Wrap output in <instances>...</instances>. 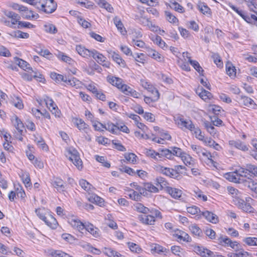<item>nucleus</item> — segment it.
<instances>
[{
    "mask_svg": "<svg viewBox=\"0 0 257 257\" xmlns=\"http://www.w3.org/2000/svg\"><path fill=\"white\" fill-rule=\"evenodd\" d=\"M159 47L164 49L167 47L166 43L162 39L161 37L159 36H156L155 39L153 40Z\"/></svg>",
    "mask_w": 257,
    "mask_h": 257,
    "instance_id": "nucleus-57",
    "label": "nucleus"
},
{
    "mask_svg": "<svg viewBox=\"0 0 257 257\" xmlns=\"http://www.w3.org/2000/svg\"><path fill=\"white\" fill-rule=\"evenodd\" d=\"M107 81L112 85L116 87L119 89L122 85V80L119 78L113 76L109 75L107 77Z\"/></svg>",
    "mask_w": 257,
    "mask_h": 257,
    "instance_id": "nucleus-16",
    "label": "nucleus"
},
{
    "mask_svg": "<svg viewBox=\"0 0 257 257\" xmlns=\"http://www.w3.org/2000/svg\"><path fill=\"white\" fill-rule=\"evenodd\" d=\"M241 99L242 100V103L244 105L251 107L253 109H255L257 105L254 103L253 100L251 98L248 97L247 96H241Z\"/></svg>",
    "mask_w": 257,
    "mask_h": 257,
    "instance_id": "nucleus-31",
    "label": "nucleus"
},
{
    "mask_svg": "<svg viewBox=\"0 0 257 257\" xmlns=\"http://www.w3.org/2000/svg\"><path fill=\"white\" fill-rule=\"evenodd\" d=\"M187 211L188 213L192 215L197 214L201 212L199 208L195 205L188 207L187 208Z\"/></svg>",
    "mask_w": 257,
    "mask_h": 257,
    "instance_id": "nucleus-56",
    "label": "nucleus"
},
{
    "mask_svg": "<svg viewBox=\"0 0 257 257\" xmlns=\"http://www.w3.org/2000/svg\"><path fill=\"white\" fill-rule=\"evenodd\" d=\"M119 89L126 95L132 94L134 92H135V91H134L130 87L124 84H122Z\"/></svg>",
    "mask_w": 257,
    "mask_h": 257,
    "instance_id": "nucleus-55",
    "label": "nucleus"
},
{
    "mask_svg": "<svg viewBox=\"0 0 257 257\" xmlns=\"http://www.w3.org/2000/svg\"><path fill=\"white\" fill-rule=\"evenodd\" d=\"M165 15L166 17L167 20L171 23L175 24L178 22V19L170 12L165 11Z\"/></svg>",
    "mask_w": 257,
    "mask_h": 257,
    "instance_id": "nucleus-46",
    "label": "nucleus"
},
{
    "mask_svg": "<svg viewBox=\"0 0 257 257\" xmlns=\"http://www.w3.org/2000/svg\"><path fill=\"white\" fill-rule=\"evenodd\" d=\"M193 250L202 257H213V252L202 246L195 245Z\"/></svg>",
    "mask_w": 257,
    "mask_h": 257,
    "instance_id": "nucleus-8",
    "label": "nucleus"
},
{
    "mask_svg": "<svg viewBox=\"0 0 257 257\" xmlns=\"http://www.w3.org/2000/svg\"><path fill=\"white\" fill-rule=\"evenodd\" d=\"M79 185L84 190H85L86 191H89L91 190V189L93 188L91 184H90L88 182L84 179H81L79 181Z\"/></svg>",
    "mask_w": 257,
    "mask_h": 257,
    "instance_id": "nucleus-47",
    "label": "nucleus"
},
{
    "mask_svg": "<svg viewBox=\"0 0 257 257\" xmlns=\"http://www.w3.org/2000/svg\"><path fill=\"white\" fill-rule=\"evenodd\" d=\"M92 56L98 63H103L105 62L106 57L102 54L99 53L95 49L92 50L91 55Z\"/></svg>",
    "mask_w": 257,
    "mask_h": 257,
    "instance_id": "nucleus-26",
    "label": "nucleus"
},
{
    "mask_svg": "<svg viewBox=\"0 0 257 257\" xmlns=\"http://www.w3.org/2000/svg\"><path fill=\"white\" fill-rule=\"evenodd\" d=\"M15 63L17 65H18L20 67L22 68L24 70H32V67L30 66V64L27 63L26 61L19 58L18 57L15 58Z\"/></svg>",
    "mask_w": 257,
    "mask_h": 257,
    "instance_id": "nucleus-28",
    "label": "nucleus"
},
{
    "mask_svg": "<svg viewBox=\"0 0 257 257\" xmlns=\"http://www.w3.org/2000/svg\"><path fill=\"white\" fill-rule=\"evenodd\" d=\"M134 209L138 212L145 214H148L150 212V209L148 207H145L143 204L139 202L134 204Z\"/></svg>",
    "mask_w": 257,
    "mask_h": 257,
    "instance_id": "nucleus-25",
    "label": "nucleus"
},
{
    "mask_svg": "<svg viewBox=\"0 0 257 257\" xmlns=\"http://www.w3.org/2000/svg\"><path fill=\"white\" fill-rule=\"evenodd\" d=\"M142 85L143 87L148 90V91L151 92L152 93L155 92L156 93V96L155 97V100L159 99L160 97V94L158 90L153 87L152 85L149 83V82L145 81H142Z\"/></svg>",
    "mask_w": 257,
    "mask_h": 257,
    "instance_id": "nucleus-22",
    "label": "nucleus"
},
{
    "mask_svg": "<svg viewBox=\"0 0 257 257\" xmlns=\"http://www.w3.org/2000/svg\"><path fill=\"white\" fill-rule=\"evenodd\" d=\"M144 187L147 191L150 192L157 193L159 191L158 188L150 183H145Z\"/></svg>",
    "mask_w": 257,
    "mask_h": 257,
    "instance_id": "nucleus-49",
    "label": "nucleus"
},
{
    "mask_svg": "<svg viewBox=\"0 0 257 257\" xmlns=\"http://www.w3.org/2000/svg\"><path fill=\"white\" fill-rule=\"evenodd\" d=\"M95 159L97 161L102 164V165L104 167L108 168H109L110 167V163L106 161V158L105 157L96 155Z\"/></svg>",
    "mask_w": 257,
    "mask_h": 257,
    "instance_id": "nucleus-48",
    "label": "nucleus"
},
{
    "mask_svg": "<svg viewBox=\"0 0 257 257\" xmlns=\"http://www.w3.org/2000/svg\"><path fill=\"white\" fill-rule=\"evenodd\" d=\"M49 254L52 257H73L60 250H52L49 252Z\"/></svg>",
    "mask_w": 257,
    "mask_h": 257,
    "instance_id": "nucleus-36",
    "label": "nucleus"
},
{
    "mask_svg": "<svg viewBox=\"0 0 257 257\" xmlns=\"http://www.w3.org/2000/svg\"><path fill=\"white\" fill-rule=\"evenodd\" d=\"M189 63L200 75L203 76L204 70L200 65L198 62L196 60H190V61H189Z\"/></svg>",
    "mask_w": 257,
    "mask_h": 257,
    "instance_id": "nucleus-43",
    "label": "nucleus"
},
{
    "mask_svg": "<svg viewBox=\"0 0 257 257\" xmlns=\"http://www.w3.org/2000/svg\"><path fill=\"white\" fill-rule=\"evenodd\" d=\"M197 8L204 15L205 14H211V10L207 6V5L204 3L202 2L198 3L197 5Z\"/></svg>",
    "mask_w": 257,
    "mask_h": 257,
    "instance_id": "nucleus-37",
    "label": "nucleus"
},
{
    "mask_svg": "<svg viewBox=\"0 0 257 257\" xmlns=\"http://www.w3.org/2000/svg\"><path fill=\"white\" fill-rule=\"evenodd\" d=\"M158 168H159V170L161 173L170 177V178L176 179L178 180L181 179L182 178V176L180 173L176 172L175 170H174V169L164 167L161 166H159Z\"/></svg>",
    "mask_w": 257,
    "mask_h": 257,
    "instance_id": "nucleus-5",
    "label": "nucleus"
},
{
    "mask_svg": "<svg viewBox=\"0 0 257 257\" xmlns=\"http://www.w3.org/2000/svg\"><path fill=\"white\" fill-rule=\"evenodd\" d=\"M194 134L195 135L196 138L200 141H203L204 136L202 135L200 129L198 127H195L193 128Z\"/></svg>",
    "mask_w": 257,
    "mask_h": 257,
    "instance_id": "nucleus-63",
    "label": "nucleus"
},
{
    "mask_svg": "<svg viewBox=\"0 0 257 257\" xmlns=\"http://www.w3.org/2000/svg\"><path fill=\"white\" fill-rule=\"evenodd\" d=\"M46 224L50 227L55 229L58 225V222L56 219L51 215L48 216V220Z\"/></svg>",
    "mask_w": 257,
    "mask_h": 257,
    "instance_id": "nucleus-42",
    "label": "nucleus"
},
{
    "mask_svg": "<svg viewBox=\"0 0 257 257\" xmlns=\"http://www.w3.org/2000/svg\"><path fill=\"white\" fill-rule=\"evenodd\" d=\"M13 36L18 38L23 39H27L29 37V34L28 33L19 30L14 32Z\"/></svg>",
    "mask_w": 257,
    "mask_h": 257,
    "instance_id": "nucleus-50",
    "label": "nucleus"
},
{
    "mask_svg": "<svg viewBox=\"0 0 257 257\" xmlns=\"http://www.w3.org/2000/svg\"><path fill=\"white\" fill-rule=\"evenodd\" d=\"M75 124L79 130H84L88 126V125L82 119H76Z\"/></svg>",
    "mask_w": 257,
    "mask_h": 257,
    "instance_id": "nucleus-52",
    "label": "nucleus"
},
{
    "mask_svg": "<svg viewBox=\"0 0 257 257\" xmlns=\"http://www.w3.org/2000/svg\"><path fill=\"white\" fill-rule=\"evenodd\" d=\"M174 121L181 128L185 127L192 132L195 128V125L190 119H185L181 115L174 117Z\"/></svg>",
    "mask_w": 257,
    "mask_h": 257,
    "instance_id": "nucleus-4",
    "label": "nucleus"
},
{
    "mask_svg": "<svg viewBox=\"0 0 257 257\" xmlns=\"http://www.w3.org/2000/svg\"><path fill=\"white\" fill-rule=\"evenodd\" d=\"M35 26L28 22H22V21H18L17 28L18 29H23L24 28H33Z\"/></svg>",
    "mask_w": 257,
    "mask_h": 257,
    "instance_id": "nucleus-51",
    "label": "nucleus"
},
{
    "mask_svg": "<svg viewBox=\"0 0 257 257\" xmlns=\"http://www.w3.org/2000/svg\"><path fill=\"white\" fill-rule=\"evenodd\" d=\"M100 7L106 9L108 12L111 13L113 9L105 0H95Z\"/></svg>",
    "mask_w": 257,
    "mask_h": 257,
    "instance_id": "nucleus-34",
    "label": "nucleus"
},
{
    "mask_svg": "<svg viewBox=\"0 0 257 257\" xmlns=\"http://www.w3.org/2000/svg\"><path fill=\"white\" fill-rule=\"evenodd\" d=\"M138 218L141 223L146 225H154L156 221L155 217L151 215H139Z\"/></svg>",
    "mask_w": 257,
    "mask_h": 257,
    "instance_id": "nucleus-12",
    "label": "nucleus"
},
{
    "mask_svg": "<svg viewBox=\"0 0 257 257\" xmlns=\"http://www.w3.org/2000/svg\"><path fill=\"white\" fill-rule=\"evenodd\" d=\"M225 178L228 180L230 182H232L235 183H241V180H242L243 178H241L239 177L236 171V170L232 172H228L224 175Z\"/></svg>",
    "mask_w": 257,
    "mask_h": 257,
    "instance_id": "nucleus-13",
    "label": "nucleus"
},
{
    "mask_svg": "<svg viewBox=\"0 0 257 257\" xmlns=\"http://www.w3.org/2000/svg\"><path fill=\"white\" fill-rule=\"evenodd\" d=\"M55 55L59 59L68 64H70L71 62L72 61L70 57L66 55L64 53L60 51H58L57 53L55 54Z\"/></svg>",
    "mask_w": 257,
    "mask_h": 257,
    "instance_id": "nucleus-44",
    "label": "nucleus"
},
{
    "mask_svg": "<svg viewBox=\"0 0 257 257\" xmlns=\"http://www.w3.org/2000/svg\"><path fill=\"white\" fill-rule=\"evenodd\" d=\"M85 230L89 232L95 237L99 236V229L91 223L86 224Z\"/></svg>",
    "mask_w": 257,
    "mask_h": 257,
    "instance_id": "nucleus-30",
    "label": "nucleus"
},
{
    "mask_svg": "<svg viewBox=\"0 0 257 257\" xmlns=\"http://www.w3.org/2000/svg\"><path fill=\"white\" fill-rule=\"evenodd\" d=\"M201 214L210 222L216 224L219 222L218 216L212 212L205 211L202 212Z\"/></svg>",
    "mask_w": 257,
    "mask_h": 257,
    "instance_id": "nucleus-15",
    "label": "nucleus"
},
{
    "mask_svg": "<svg viewBox=\"0 0 257 257\" xmlns=\"http://www.w3.org/2000/svg\"><path fill=\"white\" fill-rule=\"evenodd\" d=\"M229 144L231 146L243 151H246L248 150V147L240 140L230 141Z\"/></svg>",
    "mask_w": 257,
    "mask_h": 257,
    "instance_id": "nucleus-19",
    "label": "nucleus"
},
{
    "mask_svg": "<svg viewBox=\"0 0 257 257\" xmlns=\"http://www.w3.org/2000/svg\"><path fill=\"white\" fill-rule=\"evenodd\" d=\"M45 27L46 28L45 30L47 32L53 34H56L57 32V28L52 24L45 25Z\"/></svg>",
    "mask_w": 257,
    "mask_h": 257,
    "instance_id": "nucleus-64",
    "label": "nucleus"
},
{
    "mask_svg": "<svg viewBox=\"0 0 257 257\" xmlns=\"http://www.w3.org/2000/svg\"><path fill=\"white\" fill-rule=\"evenodd\" d=\"M109 58H111L112 60L117 63L119 66L122 67L125 66V63L124 60H123L120 56L114 52L111 51L109 52Z\"/></svg>",
    "mask_w": 257,
    "mask_h": 257,
    "instance_id": "nucleus-17",
    "label": "nucleus"
},
{
    "mask_svg": "<svg viewBox=\"0 0 257 257\" xmlns=\"http://www.w3.org/2000/svg\"><path fill=\"white\" fill-rule=\"evenodd\" d=\"M217 242L224 246H230L232 248L235 249L238 246V242L236 241H232L230 238L227 236L221 235L217 239Z\"/></svg>",
    "mask_w": 257,
    "mask_h": 257,
    "instance_id": "nucleus-6",
    "label": "nucleus"
},
{
    "mask_svg": "<svg viewBox=\"0 0 257 257\" xmlns=\"http://www.w3.org/2000/svg\"><path fill=\"white\" fill-rule=\"evenodd\" d=\"M172 153V159L173 158V156H176L177 157H180L181 158H183V155H186V154L182 152V150L178 147H173L172 148V151H171Z\"/></svg>",
    "mask_w": 257,
    "mask_h": 257,
    "instance_id": "nucleus-45",
    "label": "nucleus"
},
{
    "mask_svg": "<svg viewBox=\"0 0 257 257\" xmlns=\"http://www.w3.org/2000/svg\"><path fill=\"white\" fill-rule=\"evenodd\" d=\"M166 190L167 192L175 199L179 198L181 197L182 194V192L181 190L171 187H167Z\"/></svg>",
    "mask_w": 257,
    "mask_h": 257,
    "instance_id": "nucleus-21",
    "label": "nucleus"
},
{
    "mask_svg": "<svg viewBox=\"0 0 257 257\" xmlns=\"http://www.w3.org/2000/svg\"><path fill=\"white\" fill-rule=\"evenodd\" d=\"M61 237L64 240L70 244L75 243L78 241L77 238L69 233H63Z\"/></svg>",
    "mask_w": 257,
    "mask_h": 257,
    "instance_id": "nucleus-41",
    "label": "nucleus"
},
{
    "mask_svg": "<svg viewBox=\"0 0 257 257\" xmlns=\"http://www.w3.org/2000/svg\"><path fill=\"white\" fill-rule=\"evenodd\" d=\"M167 7H169L171 9H173L175 11L180 13H183L185 12L184 8L179 4L176 2L170 1V4L166 3Z\"/></svg>",
    "mask_w": 257,
    "mask_h": 257,
    "instance_id": "nucleus-24",
    "label": "nucleus"
},
{
    "mask_svg": "<svg viewBox=\"0 0 257 257\" xmlns=\"http://www.w3.org/2000/svg\"><path fill=\"white\" fill-rule=\"evenodd\" d=\"M147 55L158 62L164 60V57L157 51L154 49L149 48L147 50Z\"/></svg>",
    "mask_w": 257,
    "mask_h": 257,
    "instance_id": "nucleus-20",
    "label": "nucleus"
},
{
    "mask_svg": "<svg viewBox=\"0 0 257 257\" xmlns=\"http://www.w3.org/2000/svg\"><path fill=\"white\" fill-rule=\"evenodd\" d=\"M102 252L109 257H124L119 252L109 247L103 248Z\"/></svg>",
    "mask_w": 257,
    "mask_h": 257,
    "instance_id": "nucleus-23",
    "label": "nucleus"
},
{
    "mask_svg": "<svg viewBox=\"0 0 257 257\" xmlns=\"http://www.w3.org/2000/svg\"><path fill=\"white\" fill-rule=\"evenodd\" d=\"M251 177H248L247 179L243 178L241 180L240 184L248 189V190L257 193V183L251 179Z\"/></svg>",
    "mask_w": 257,
    "mask_h": 257,
    "instance_id": "nucleus-9",
    "label": "nucleus"
},
{
    "mask_svg": "<svg viewBox=\"0 0 257 257\" xmlns=\"http://www.w3.org/2000/svg\"><path fill=\"white\" fill-rule=\"evenodd\" d=\"M113 21L115 25L121 34L122 35H125L126 34V31L124 27L121 20L117 17H115L113 19Z\"/></svg>",
    "mask_w": 257,
    "mask_h": 257,
    "instance_id": "nucleus-27",
    "label": "nucleus"
},
{
    "mask_svg": "<svg viewBox=\"0 0 257 257\" xmlns=\"http://www.w3.org/2000/svg\"><path fill=\"white\" fill-rule=\"evenodd\" d=\"M226 71L228 75L230 77H235L236 76V69L232 63L228 62L226 64Z\"/></svg>",
    "mask_w": 257,
    "mask_h": 257,
    "instance_id": "nucleus-38",
    "label": "nucleus"
},
{
    "mask_svg": "<svg viewBox=\"0 0 257 257\" xmlns=\"http://www.w3.org/2000/svg\"><path fill=\"white\" fill-rule=\"evenodd\" d=\"M21 9V14L23 18L27 20H31L33 19H37L39 17L38 14H34V12L26 7H20Z\"/></svg>",
    "mask_w": 257,
    "mask_h": 257,
    "instance_id": "nucleus-10",
    "label": "nucleus"
},
{
    "mask_svg": "<svg viewBox=\"0 0 257 257\" xmlns=\"http://www.w3.org/2000/svg\"><path fill=\"white\" fill-rule=\"evenodd\" d=\"M57 7V3L54 0H46L41 11L46 14H51L56 11Z\"/></svg>",
    "mask_w": 257,
    "mask_h": 257,
    "instance_id": "nucleus-7",
    "label": "nucleus"
},
{
    "mask_svg": "<svg viewBox=\"0 0 257 257\" xmlns=\"http://www.w3.org/2000/svg\"><path fill=\"white\" fill-rule=\"evenodd\" d=\"M78 3L87 9H92L94 6V3L88 0H79Z\"/></svg>",
    "mask_w": 257,
    "mask_h": 257,
    "instance_id": "nucleus-54",
    "label": "nucleus"
},
{
    "mask_svg": "<svg viewBox=\"0 0 257 257\" xmlns=\"http://www.w3.org/2000/svg\"><path fill=\"white\" fill-rule=\"evenodd\" d=\"M66 156L79 170L82 168V162L80 158L79 153L76 149L73 148L68 149Z\"/></svg>",
    "mask_w": 257,
    "mask_h": 257,
    "instance_id": "nucleus-3",
    "label": "nucleus"
},
{
    "mask_svg": "<svg viewBox=\"0 0 257 257\" xmlns=\"http://www.w3.org/2000/svg\"><path fill=\"white\" fill-rule=\"evenodd\" d=\"M51 184L58 192H61L65 191V183L61 179L59 178H54L53 180H52Z\"/></svg>",
    "mask_w": 257,
    "mask_h": 257,
    "instance_id": "nucleus-14",
    "label": "nucleus"
},
{
    "mask_svg": "<svg viewBox=\"0 0 257 257\" xmlns=\"http://www.w3.org/2000/svg\"><path fill=\"white\" fill-rule=\"evenodd\" d=\"M191 232L195 235L200 236L202 233L201 229L197 225H192L189 227Z\"/></svg>",
    "mask_w": 257,
    "mask_h": 257,
    "instance_id": "nucleus-59",
    "label": "nucleus"
},
{
    "mask_svg": "<svg viewBox=\"0 0 257 257\" xmlns=\"http://www.w3.org/2000/svg\"><path fill=\"white\" fill-rule=\"evenodd\" d=\"M49 254L52 257H73L60 250H52L49 252Z\"/></svg>",
    "mask_w": 257,
    "mask_h": 257,
    "instance_id": "nucleus-35",
    "label": "nucleus"
},
{
    "mask_svg": "<svg viewBox=\"0 0 257 257\" xmlns=\"http://www.w3.org/2000/svg\"><path fill=\"white\" fill-rule=\"evenodd\" d=\"M236 171L241 178L247 179L253 176L257 177V166L251 164H246L245 167H239L236 169Z\"/></svg>",
    "mask_w": 257,
    "mask_h": 257,
    "instance_id": "nucleus-1",
    "label": "nucleus"
},
{
    "mask_svg": "<svg viewBox=\"0 0 257 257\" xmlns=\"http://www.w3.org/2000/svg\"><path fill=\"white\" fill-rule=\"evenodd\" d=\"M243 241L248 245H257V238L246 237L243 239Z\"/></svg>",
    "mask_w": 257,
    "mask_h": 257,
    "instance_id": "nucleus-58",
    "label": "nucleus"
},
{
    "mask_svg": "<svg viewBox=\"0 0 257 257\" xmlns=\"http://www.w3.org/2000/svg\"><path fill=\"white\" fill-rule=\"evenodd\" d=\"M5 15L9 18L12 19V24H16L18 23V21H20V17L19 15L13 12L7 11L5 13Z\"/></svg>",
    "mask_w": 257,
    "mask_h": 257,
    "instance_id": "nucleus-33",
    "label": "nucleus"
},
{
    "mask_svg": "<svg viewBox=\"0 0 257 257\" xmlns=\"http://www.w3.org/2000/svg\"><path fill=\"white\" fill-rule=\"evenodd\" d=\"M98 123L102 127L107 131L111 132L113 134H117V132L116 131V128H114V124L112 122H108L107 125H104L100 122L98 121Z\"/></svg>",
    "mask_w": 257,
    "mask_h": 257,
    "instance_id": "nucleus-40",
    "label": "nucleus"
},
{
    "mask_svg": "<svg viewBox=\"0 0 257 257\" xmlns=\"http://www.w3.org/2000/svg\"><path fill=\"white\" fill-rule=\"evenodd\" d=\"M51 78L57 83H59L61 81L65 82V81H67L66 76L64 77L63 75L57 74L55 72H52L51 73Z\"/></svg>",
    "mask_w": 257,
    "mask_h": 257,
    "instance_id": "nucleus-39",
    "label": "nucleus"
},
{
    "mask_svg": "<svg viewBox=\"0 0 257 257\" xmlns=\"http://www.w3.org/2000/svg\"><path fill=\"white\" fill-rule=\"evenodd\" d=\"M11 120L18 133L20 134H23L24 125L21 119L16 115H14Z\"/></svg>",
    "mask_w": 257,
    "mask_h": 257,
    "instance_id": "nucleus-11",
    "label": "nucleus"
},
{
    "mask_svg": "<svg viewBox=\"0 0 257 257\" xmlns=\"http://www.w3.org/2000/svg\"><path fill=\"white\" fill-rule=\"evenodd\" d=\"M88 200L93 203H96L99 206L103 205L104 200L96 194H92L88 198Z\"/></svg>",
    "mask_w": 257,
    "mask_h": 257,
    "instance_id": "nucleus-32",
    "label": "nucleus"
},
{
    "mask_svg": "<svg viewBox=\"0 0 257 257\" xmlns=\"http://www.w3.org/2000/svg\"><path fill=\"white\" fill-rule=\"evenodd\" d=\"M157 156L159 158H166L168 159H172L171 151L169 149H159L157 152Z\"/></svg>",
    "mask_w": 257,
    "mask_h": 257,
    "instance_id": "nucleus-29",
    "label": "nucleus"
},
{
    "mask_svg": "<svg viewBox=\"0 0 257 257\" xmlns=\"http://www.w3.org/2000/svg\"><path fill=\"white\" fill-rule=\"evenodd\" d=\"M124 158L127 161L131 162L133 164L137 162V156L134 153L125 154Z\"/></svg>",
    "mask_w": 257,
    "mask_h": 257,
    "instance_id": "nucleus-62",
    "label": "nucleus"
},
{
    "mask_svg": "<svg viewBox=\"0 0 257 257\" xmlns=\"http://www.w3.org/2000/svg\"><path fill=\"white\" fill-rule=\"evenodd\" d=\"M76 50L80 55L83 57L88 58L91 57L92 50H89L81 45H76Z\"/></svg>",
    "mask_w": 257,
    "mask_h": 257,
    "instance_id": "nucleus-18",
    "label": "nucleus"
},
{
    "mask_svg": "<svg viewBox=\"0 0 257 257\" xmlns=\"http://www.w3.org/2000/svg\"><path fill=\"white\" fill-rule=\"evenodd\" d=\"M128 245L129 246L130 249L133 252L140 253L142 251V249L138 244L136 243L133 242H128Z\"/></svg>",
    "mask_w": 257,
    "mask_h": 257,
    "instance_id": "nucleus-60",
    "label": "nucleus"
},
{
    "mask_svg": "<svg viewBox=\"0 0 257 257\" xmlns=\"http://www.w3.org/2000/svg\"><path fill=\"white\" fill-rule=\"evenodd\" d=\"M130 193L129 194L130 197L136 201H139L141 200V199L142 198V196H141V194L139 193L138 192L134 191L133 189L130 190Z\"/></svg>",
    "mask_w": 257,
    "mask_h": 257,
    "instance_id": "nucleus-53",
    "label": "nucleus"
},
{
    "mask_svg": "<svg viewBox=\"0 0 257 257\" xmlns=\"http://www.w3.org/2000/svg\"><path fill=\"white\" fill-rule=\"evenodd\" d=\"M66 156L79 170L82 168V162L80 158L79 153L76 149L73 148L68 149Z\"/></svg>",
    "mask_w": 257,
    "mask_h": 257,
    "instance_id": "nucleus-2",
    "label": "nucleus"
},
{
    "mask_svg": "<svg viewBox=\"0 0 257 257\" xmlns=\"http://www.w3.org/2000/svg\"><path fill=\"white\" fill-rule=\"evenodd\" d=\"M247 6L251 11L257 13V1H247Z\"/></svg>",
    "mask_w": 257,
    "mask_h": 257,
    "instance_id": "nucleus-61",
    "label": "nucleus"
}]
</instances>
